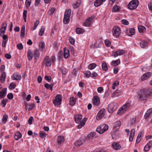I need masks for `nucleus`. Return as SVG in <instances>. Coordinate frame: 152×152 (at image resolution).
I'll list each match as a JSON object with an SVG mask.
<instances>
[{
	"mask_svg": "<svg viewBox=\"0 0 152 152\" xmlns=\"http://www.w3.org/2000/svg\"><path fill=\"white\" fill-rule=\"evenodd\" d=\"M121 93V91L118 90H116L112 94V97H118L119 96Z\"/></svg>",
	"mask_w": 152,
	"mask_h": 152,
	"instance_id": "28",
	"label": "nucleus"
},
{
	"mask_svg": "<svg viewBox=\"0 0 152 152\" xmlns=\"http://www.w3.org/2000/svg\"><path fill=\"white\" fill-rule=\"evenodd\" d=\"M16 86L15 83L12 82L11 83L9 87V88L10 89H14L15 88Z\"/></svg>",
	"mask_w": 152,
	"mask_h": 152,
	"instance_id": "47",
	"label": "nucleus"
},
{
	"mask_svg": "<svg viewBox=\"0 0 152 152\" xmlns=\"http://www.w3.org/2000/svg\"><path fill=\"white\" fill-rule=\"evenodd\" d=\"M141 47L143 48H147L148 46V43L145 40L141 41L140 43Z\"/></svg>",
	"mask_w": 152,
	"mask_h": 152,
	"instance_id": "18",
	"label": "nucleus"
},
{
	"mask_svg": "<svg viewBox=\"0 0 152 152\" xmlns=\"http://www.w3.org/2000/svg\"><path fill=\"white\" fill-rule=\"evenodd\" d=\"M130 104L129 103H127L123 105L122 107L120 108L118 111V114L119 115L124 113L129 107Z\"/></svg>",
	"mask_w": 152,
	"mask_h": 152,
	"instance_id": "4",
	"label": "nucleus"
},
{
	"mask_svg": "<svg viewBox=\"0 0 152 152\" xmlns=\"http://www.w3.org/2000/svg\"><path fill=\"white\" fill-rule=\"evenodd\" d=\"M120 8L119 6L115 5L113 7L112 11L114 12H118L119 11Z\"/></svg>",
	"mask_w": 152,
	"mask_h": 152,
	"instance_id": "37",
	"label": "nucleus"
},
{
	"mask_svg": "<svg viewBox=\"0 0 152 152\" xmlns=\"http://www.w3.org/2000/svg\"><path fill=\"white\" fill-rule=\"evenodd\" d=\"M75 4L77 5V6L74 7V9H77L80 6L81 4L80 1V0H78Z\"/></svg>",
	"mask_w": 152,
	"mask_h": 152,
	"instance_id": "59",
	"label": "nucleus"
},
{
	"mask_svg": "<svg viewBox=\"0 0 152 152\" xmlns=\"http://www.w3.org/2000/svg\"><path fill=\"white\" fill-rule=\"evenodd\" d=\"M121 23L124 25H128L129 24V22L128 21L126 20H121Z\"/></svg>",
	"mask_w": 152,
	"mask_h": 152,
	"instance_id": "58",
	"label": "nucleus"
},
{
	"mask_svg": "<svg viewBox=\"0 0 152 152\" xmlns=\"http://www.w3.org/2000/svg\"><path fill=\"white\" fill-rule=\"evenodd\" d=\"M102 69L104 71H107V66L106 63L105 62H103L102 65Z\"/></svg>",
	"mask_w": 152,
	"mask_h": 152,
	"instance_id": "44",
	"label": "nucleus"
},
{
	"mask_svg": "<svg viewBox=\"0 0 152 152\" xmlns=\"http://www.w3.org/2000/svg\"><path fill=\"white\" fill-rule=\"evenodd\" d=\"M151 147L150 146H149L148 145H147L145 146L144 150L145 151H147L149 150Z\"/></svg>",
	"mask_w": 152,
	"mask_h": 152,
	"instance_id": "55",
	"label": "nucleus"
},
{
	"mask_svg": "<svg viewBox=\"0 0 152 152\" xmlns=\"http://www.w3.org/2000/svg\"><path fill=\"white\" fill-rule=\"evenodd\" d=\"M129 31L130 33V34L128 35L129 36L133 35L135 33V30L133 28L130 29Z\"/></svg>",
	"mask_w": 152,
	"mask_h": 152,
	"instance_id": "45",
	"label": "nucleus"
},
{
	"mask_svg": "<svg viewBox=\"0 0 152 152\" xmlns=\"http://www.w3.org/2000/svg\"><path fill=\"white\" fill-rule=\"evenodd\" d=\"M69 42L70 43L72 44L73 45L75 42V39L72 37H69Z\"/></svg>",
	"mask_w": 152,
	"mask_h": 152,
	"instance_id": "53",
	"label": "nucleus"
},
{
	"mask_svg": "<svg viewBox=\"0 0 152 152\" xmlns=\"http://www.w3.org/2000/svg\"><path fill=\"white\" fill-rule=\"evenodd\" d=\"M96 133L95 132H91L90 134L88 135L87 138L89 139H91L94 137L96 138Z\"/></svg>",
	"mask_w": 152,
	"mask_h": 152,
	"instance_id": "27",
	"label": "nucleus"
},
{
	"mask_svg": "<svg viewBox=\"0 0 152 152\" xmlns=\"http://www.w3.org/2000/svg\"><path fill=\"white\" fill-rule=\"evenodd\" d=\"M125 51L122 50H119L113 53V56L115 57H117L118 55H121L124 54Z\"/></svg>",
	"mask_w": 152,
	"mask_h": 152,
	"instance_id": "13",
	"label": "nucleus"
},
{
	"mask_svg": "<svg viewBox=\"0 0 152 152\" xmlns=\"http://www.w3.org/2000/svg\"><path fill=\"white\" fill-rule=\"evenodd\" d=\"M46 135V132L44 131H40L39 133V137L42 138H44L45 137V136Z\"/></svg>",
	"mask_w": 152,
	"mask_h": 152,
	"instance_id": "43",
	"label": "nucleus"
},
{
	"mask_svg": "<svg viewBox=\"0 0 152 152\" xmlns=\"http://www.w3.org/2000/svg\"><path fill=\"white\" fill-rule=\"evenodd\" d=\"M134 129H132L131 130V132L129 138V141L131 142L133 140L134 135Z\"/></svg>",
	"mask_w": 152,
	"mask_h": 152,
	"instance_id": "24",
	"label": "nucleus"
},
{
	"mask_svg": "<svg viewBox=\"0 0 152 152\" xmlns=\"http://www.w3.org/2000/svg\"><path fill=\"white\" fill-rule=\"evenodd\" d=\"M96 66V64L94 63L89 64L88 66V68L90 70H92L95 68Z\"/></svg>",
	"mask_w": 152,
	"mask_h": 152,
	"instance_id": "32",
	"label": "nucleus"
},
{
	"mask_svg": "<svg viewBox=\"0 0 152 152\" xmlns=\"http://www.w3.org/2000/svg\"><path fill=\"white\" fill-rule=\"evenodd\" d=\"M142 134V132H140L139 133L136 141V143H138L140 141Z\"/></svg>",
	"mask_w": 152,
	"mask_h": 152,
	"instance_id": "36",
	"label": "nucleus"
},
{
	"mask_svg": "<svg viewBox=\"0 0 152 152\" xmlns=\"http://www.w3.org/2000/svg\"><path fill=\"white\" fill-rule=\"evenodd\" d=\"M7 26V24L6 22L3 23L1 24V27L0 29V32H1L3 34L5 33Z\"/></svg>",
	"mask_w": 152,
	"mask_h": 152,
	"instance_id": "14",
	"label": "nucleus"
},
{
	"mask_svg": "<svg viewBox=\"0 0 152 152\" xmlns=\"http://www.w3.org/2000/svg\"><path fill=\"white\" fill-rule=\"evenodd\" d=\"M117 108V104L114 103H111L109 104L108 106V110L110 113H111Z\"/></svg>",
	"mask_w": 152,
	"mask_h": 152,
	"instance_id": "8",
	"label": "nucleus"
},
{
	"mask_svg": "<svg viewBox=\"0 0 152 152\" xmlns=\"http://www.w3.org/2000/svg\"><path fill=\"white\" fill-rule=\"evenodd\" d=\"M45 78L48 82H50L51 81V77L50 76H45Z\"/></svg>",
	"mask_w": 152,
	"mask_h": 152,
	"instance_id": "54",
	"label": "nucleus"
},
{
	"mask_svg": "<svg viewBox=\"0 0 152 152\" xmlns=\"http://www.w3.org/2000/svg\"><path fill=\"white\" fill-rule=\"evenodd\" d=\"M105 109L103 108L99 111L96 117V119L97 120H100L104 117L105 114Z\"/></svg>",
	"mask_w": 152,
	"mask_h": 152,
	"instance_id": "10",
	"label": "nucleus"
},
{
	"mask_svg": "<svg viewBox=\"0 0 152 152\" xmlns=\"http://www.w3.org/2000/svg\"><path fill=\"white\" fill-rule=\"evenodd\" d=\"M35 105L34 104H29L28 105V110H31L32 109L34 108ZM28 105H26V107H27V106Z\"/></svg>",
	"mask_w": 152,
	"mask_h": 152,
	"instance_id": "49",
	"label": "nucleus"
},
{
	"mask_svg": "<svg viewBox=\"0 0 152 152\" xmlns=\"http://www.w3.org/2000/svg\"><path fill=\"white\" fill-rule=\"evenodd\" d=\"M64 141V137L62 136H59L58 138L57 143L58 144H61Z\"/></svg>",
	"mask_w": 152,
	"mask_h": 152,
	"instance_id": "31",
	"label": "nucleus"
},
{
	"mask_svg": "<svg viewBox=\"0 0 152 152\" xmlns=\"http://www.w3.org/2000/svg\"><path fill=\"white\" fill-rule=\"evenodd\" d=\"M8 100L7 99H3L1 101V105H2L3 107H5L6 105L7 102H8Z\"/></svg>",
	"mask_w": 152,
	"mask_h": 152,
	"instance_id": "41",
	"label": "nucleus"
},
{
	"mask_svg": "<svg viewBox=\"0 0 152 152\" xmlns=\"http://www.w3.org/2000/svg\"><path fill=\"white\" fill-rule=\"evenodd\" d=\"M85 74L86 76L87 77H89L91 76V72L89 71H86V73Z\"/></svg>",
	"mask_w": 152,
	"mask_h": 152,
	"instance_id": "57",
	"label": "nucleus"
},
{
	"mask_svg": "<svg viewBox=\"0 0 152 152\" xmlns=\"http://www.w3.org/2000/svg\"><path fill=\"white\" fill-rule=\"evenodd\" d=\"M97 75V74L95 72H94L92 73L91 74V77H96Z\"/></svg>",
	"mask_w": 152,
	"mask_h": 152,
	"instance_id": "64",
	"label": "nucleus"
},
{
	"mask_svg": "<svg viewBox=\"0 0 152 152\" xmlns=\"http://www.w3.org/2000/svg\"><path fill=\"white\" fill-rule=\"evenodd\" d=\"M34 56L35 58H38L39 57V54L37 49H36L35 50L34 53Z\"/></svg>",
	"mask_w": 152,
	"mask_h": 152,
	"instance_id": "48",
	"label": "nucleus"
},
{
	"mask_svg": "<svg viewBox=\"0 0 152 152\" xmlns=\"http://www.w3.org/2000/svg\"><path fill=\"white\" fill-rule=\"evenodd\" d=\"M105 43L107 47H108L110 46L111 44L110 42L108 40H105Z\"/></svg>",
	"mask_w": 152,
	"mask_h": 152,
	"instance_id": "56",
	"label": "nucleus"
},
{
	"mask_svg": "<svg viewBox=\"0 0 152 152\" xmlns=\"http://www.w3.org/2000/svg\"><path fill=\"white\" fill-rule=\"evenodd\" d=\"M33 120V117L32 116L30 117L28 120V123L31 125L32 124V121Z\"/></svg>",
	"mask_w": 152,
	"mask_h": 152,
	"instance_id": "61",
	"label": "nucleus"
},
{
	"mask_svg": "<svg viewBox=\"0 0 152 152\" xmlns=\"http://www.w3.org/2000/svg\"><path fill=\"white\" fill-rule=\"evenodd\" d=\"M93 19L92 17L88 18L83 23L84 26L86 27L90 26L92 22Z\"/></svg>",
	"mask_w": 152,
	"mask_h": 152,
	"instance_id": "12",
	"label": "nucleus"
},
{
	"mask_svg": "<svg viewBox=\"0 0 152 152\" xmlns=\"http://www.w3.org/2000/svg\"><path fill=\"white\" fill-rule=\"evenodd\" d=\"M82 115H76L75 117V122L78 124H80L78 126V128H81L85 124L86 120V118H84L83 120H82Z\"/></svg>",
	"mask_w": 152,
	"mask_h": 152,
	"instance_id": "1",
	"label": "nucleus"
},
{
	"mask_svg": "<svg viewBox=\"0 0 152 152\" xmlns=\"http://www.w3.org/2000/svg\"><path fill=\"white\" fill-rule=\"evenodd\" d=\"M51 60L48 56H46L43 61V64H45L47 66H49L51 65Z\"/></svg>",
	"mask_w": 152,
	"mask_h": 152,
	"instance_id": "11",
	"label": "nucleus"
},
{
	"mask_svg": "<svg viewBox=\"0 0 152 152\" xmlns=\"http://www.w3.org/2000/svg\"><path fill=\"white\" fill-rule=\"evenodd\" d=\"M62 101V96L60 94L56 96V98L53 100V103L55 105H58L61 104Z\"/></svg>",
	"mask_w": 152,
	"mask_h": 152,
	"instance_id": "7",
	"label": "nucleus"
},
{
	"mask_svg": "<svg viewBox=\"0 0 152 152\" xmlns=\"http://www.w3.org/2000/svg\"><path fill=\"white\" fill-rule=\"evenodd\" d=\"M139 31L140 33H143L145 31V28L142 26H140L138 27Z\"/></svg>",
	"mask_w": 152,
	"mask_h": 152,
	"instance_id": "29",
	"label": "nucleus"
},
{
	"mask_svg": "<svg viewBox=\"0 0 152 152\" xmlns=\"http://www.w3.org/2000/svg\"><path fill=\"white\" fill-rule=\"evenodd\" d=\"M27 11L26 10H24L23 13V18L27 17Z\"/></svg>",
	"mask_w": 152,
	"mask_h": 152,
	"instance_id": "63",
	"label": "nucleus"
},
{
	"mask_svg": "<svg viewBox=\"0 0 152 152\" xmlns=\"http://www.w3.org/2000/svg\"><path fill=\"white\" fill-rule=\"evenodd\" d=\"M25 27L24 26H22L21 30V36L24 37L25 36Z\"/></svg>",
	"mask_w": 152,
	"mask_h": 152,
	"instance_id": "42",
	"label": "nucleus"
},
{
	"mask_svg": "<svg viewBox=\"0 0 152 152\" xmlns=\"http://www.w3.org/2000/svg\"><path fill=\"white\" fill-rule=\"evenodd\" d=\"M69 56V50L64 48V57L65 58H68Z\"/></svg>",
	"mask_w": 152,
	"mask_h": 152,
	"instance_id": "25",
	"label": "nucleus"
},
{
	"mask_svg": "<svg viewBox=\"0 0 152 152\" xmlns=\"http://www.w3.org/2000/svg\"><path fill=\"white\" fill-rule=\"evenodd\" d=\"M22 134L19 132H17L15 133L14 136V138L17 140H19L22 137Z\"/></svg>",
	"mask_w": 152,
	"mask_h": 152,
	"instance_id": "22",
	"label": "nucleus"
},
{
	"mask_svg": "<svg viewBox=\"0 0 152 152\" xmlns=\"http://www.w3.org/2000/svg\"><path fill=\"white\" fill-rule=\"evenodd\" d=\"M112 147L113 149L117 150L120 149L121 148V146L120 145L118 142H114L112 144Z\"/></svg>",
	"mask_w": 152,
	"mask_h": 152,
	"instance_id": "16",
	"label": "nucleus"
},
{
	"mask_svg": "<svg viewBox=\"0 0 152 152\" xmlns=\"http://www.w3.org/2000/svg\"><path fill=\"white\" fill-rule=\"evenodd\" d=\"M152 113V108L149 109L146 113L144 115L145 118L147 119Z\"/></svg>",
	"mask_w": 152,
	"mask_h": 152,
	"instance_id": "23",
	"label": "nucleus"
},
{
	"mask_svg": "<svg viewBox=\"0 0 152 152\" xmlns=\"http://www.w3.org/2000/svg\"><path fill=\"white\" fill-rule=\"evenodd\" d=\"M147 91L145 89L141 90L139 94V98L143 100L146 99L149 96V94L147 93Z\"/></svg>",
	"mask_w": 152,
	"mask_h": 152,
	"instance_id": "5",
	"label": "nucleus"
},
{
	"mask_svg": "<svg viewBox=\"0 0 152 152\" xmlns=\"http://www.w3.org/2000/svg\"><path fill=\"white\" fill-rule=\"evenodd\" d=\"M45 29V28L44 26H42L41 27L39 33V36H42L44 34Z\"/></svg>",
	"mask_w": 152,
	"mask_h": 152,
	"instance_id": "39",
	"label": "nucleus"
},
{
	"mask_svg": "<svg viewBox=\"0 0 152 152\" xmlns=\"http://www.w3.org/2000/svg\"><path fill=\"white\" fill-rule=\"evenodd\" d=\"M71 10L70 9L66 10L64 13L63 22L65 24H68L70 21Z\"/></svg>",
	"mask_w": 152,
	"mask_h": 152,
	"instance_id": "2",
	"label": "nucleus"
},
{
	"mask_svg": "<svg viewBox=\"0 0 152 152\" xmlns=\"http://www.w3.org/2000/svg\"><path fill=\"white\" fill-rule=\"evenodd\" d=\"M6 77V72L3 71L0 77L1 82V83H4L5 81Z\"/></svg>",
	"mask_w": 152,
	"mask_h": 152,
	"instance_id": "19",
	"label": "nucleus"
},
{
	"mask_svg": "<svg viewBox=\"0 0 152 152\" xmlns=\"http://www.w3.org/2000/svg\"><path fill=\"white\" fill-rule=\"evenodd\" d=\"M108 129V125L106 124H104L97 127L96 129V131L99 134H102L107 131Z\"/></svg>",
	"mask_w": 152,
	"mask_h": 152,
	"instance_id": "6",
	"label": "nucleus"
},
{
	"mask_svg": "<svg viewBox=\"0 0 152 152\" xmlns=\"http://www.w3.org/2000/svg\"><path fill=\"white\" fill-rule=\"evenodd\" d=\"M7 88H4L0 91V99L4 97L7 92Z\"/></svg>",
	"mask_w": 152,
	"mask_h": 152,
	"instance_id": "20",
	"label": "nucleus"
},
{
	"mask_svg": "<svg viewBox=\"0 0 152 152\" xmlns=\"http://www.w3.org/2000/svg\"><path fill=\"white\" fill-rule=\"evenodd\" d=\"M31 0H26L25 2L26 7H29L31 4Z\"/></svg>",
	"mask_w": 152,
	"mask_h": 152,
	"instance_id": "50",
	"label": "nucleus"
},
{
	"mask_svg": "<svg viewBox=\"0 0 152 152\" xmlns=\"http://www.w3.org/2000/svg\"><path fill=\"white\" fill-rule=\"evenodd\" d=\"M84 142V141L83 140H79L77 142H75L76 145H77L79 146H80Z\"/></svg>",
	"mask_w": 152,
	"mask_h": 152,
	"instance_id": "35",
	"label": "nucleus"
},
{
	"mask_svg": "<svg viewBox=\"0 0 152 152\" xmlns=\"http://www.w3.org/2000/svg\"><path fill=\"white\" fill-rule=\"evenodd\" d=\"M121 125V122L120 121H117L115 123L114 127L117 128L119 127Z\"/></svg>",
	"mask_w": 152,
	"mask_h": 152,
	"instance_id": "51",
	"label": "nucleus"
},
{
	"mask_svg": "<svg viewBox=\"0 0 152 152\" xmlns=\"http://www.w3.org/2000/svg\"><path fill=\"white\" fill-rule=\"evenodd\" d=\"M113 35L116 37L118 36L121 33V30L119 27L117 26H114L112 30Z\"/></svg>",
	"mask_w": 152,
	"mask_h": 152,
	"instance_id": "9",
	"label": "nucleus"
},
{
	"mask_svg": "<svg viewBox=\"0 0 152 152\" xmlns=\"http://www.w3.org/2000/svg\"><path fill=\"white\" fill-rule=\"evenodd\" d=\"M76 31L77 34H80L83 33L84 30L81 28H78L76 29Z\"/></svg>",
	"mask_w": 152,
	"mask_h": 152,
	"instance_id": "38",
	"label": "nucleus"
},
{
	"mask_svg": "<svg viewBox=\"0 0 152 152\" xmlns=\"http://www.w3.org/2000/svg\"><path fill=\"white\" fill-rule=\"evenodd\" d=\"M8 118L7 115H4L2 118V121L4 123H5L7 121Z\"/></svg>",
	"mask_w": 152,
	"mask_h": 152,
	"instance_id": "52",
	"label": "nucleus"
},
{
	"mask_svg": "<svg viewBox=\"0 0 152 152\" xmlns=\"http://www.w3.org/2000/svg\"><path fill=\"white\" fill-rule=\"evenodd\" d=\"M33 54L32 53L31 50L30 49L28 51L27 55L28 59L29 61L31 60L33 58Z\"/></svg>",
	"mask_w": 152,
	"mask_h": 152,
	"instance_id": "26",
	"label": "nucleus"
},
{
	"mask_svg": "<svg viewBox=\"0 0 152 152\" xmlns=\"http://www.w3.org/2000/svg\"><path fill=\"white\" fill-rule=\"evenodd\" d=\"M55 8L54 7L52 8L48 11V13L50 15H53L55 11Z\"/></svg>",
	"mask_w": 152,
	"mask_h": 152,
	"instance_id": "46",
	"label": "nucleus"
},
{
	"mask_svg": "<svg viewBox=\"0 0 152 152\" xmlns=\"http://www.w3.org/2000/svg\"><path fill=\"white\" fill-rule=\"evenodd\" d=\"M17 47L20 50H22L23 48V46L21 43H20L17 45Z\"/></svg>",
	"mask_w": 152,
	"mask_h": 152,
	"instance_id": "60",
	"label": "nucleus"
},
{
	"mask_svg": "<svg viewBox=\"0 0 152 152\" xmlns=\"http://www.w3.org/2000/svg\"><path fill=\"white\" fill-rule=\"evenodd\" d=\"M7 97L8 99H11L13 98V96L12 93H9L7 95Z\"/></svg>",
	"mask_w": 152,
	"mask_h": 152,
	"instance_id": "62",
	"label": "nucleus"
},
{
	"mask_svg": "<svg viewBox=\"0 0 152 152\" xmlns=\"http://www.w3.org/2000/svg\"><path fill=\"white\" fill-rule=\"evenodd\" d=\"M70 105L73 106L76 102L75 98L74 97H71L70 99Z\"/></svg>",
	"mask_w": 152,
	"mask_h": 152,
	"instance_id": "40",
	"label": "nucleus"
},
{
	"mask_svg": "<svg viewBox=\"0 0 152 152\" xmlns=\"http://www.w3.org/2000/svg\"><path fill=\"white\" fill-rule=\"evenodd\" d=\"M151 73L149 72L144 74L142 77V80H144L146 79L151 76Z\"/></svg>",
	"mask_w": 152,
	"mask_h": 152,
	"instance_id": "17",
	"label": "nucleus"
},
{
	"mask_svg": "<svg viewBox=\"0 0 152 152\" xmlns=\"http://www.w3.org/2000/svg\"><path fill=\"white\" fill-rule=\"evenodd\" d=\"M93 104L96 106L99 105L100 103V100L99 97L97 96H95L94 97L93 100Z\"/></svg>",
	"mask_w": 152,
	"mask_h": 152,
	"instance_id": "15",
	"label": "nucleus"
},
{
	"mask_svg": "<svg viewBox=\"0 0 152 152\" xmlns=\"http://www.w3.org/2000/svg\"><path fill=\"white\" fill-rule=\"evenodd\" d=\"M106 0H96L94 2V6L96 7H98L101 5L103 2Z\"/></svg>",
	"mask_w": 152,
	"mask_h": 152,
	"instance_id": "21",
	"label": "nucleus"
},
{
	"mask_svg": "<svg viewBox=\"0 0 152 152\" xmlns=\"http://www.w3.org/2000/svg\"><path fill=\"white\" fill-rule=\"evenodd\" d=\"M13 75L17 77L13 78V80H20L21 79V76L18 73H15L13 74Z\"/></svg>",
	"mask_w": 152,
	"mask_h": 152,
	"instance_id": "30",
	"label": "nucleus"
},
{
	"mask_svg": "<svg viewBox=\"0 0 152 152\" xmlns=\"http://www.w3.org/2000/svg\"><path fill=\"white\" fill-rule=\"evenodd\" d=\"M45 43L44 42H40L39 44V47L40 50L42 51L43 49L45 47Z\"/></svg>",
	"mask_w": 152,
	"mask_h": 152,
	"instance_id": "33",
	"label": "nucleus"
},
{
	"mask_svg": "<svg viewBox=\"0 0 152 152\" xmlns=\"http://www.w3.org/2000/svg\"><path fill=\"white\" fill-rule=\"evenodd\" d=\"M120 63L119 59H118L115 61H113L112 63V64L114 66H115L119 65Z\"/></svg>",
	"mask_w": 152,
	"mask_h": 152,
	"instance_id": "34",
	"label": "nucleus"
},
{
	"mask_svg": "<svg viewBox=\"0 0 152 152\" xmlns=\"http://www.w3.org/2000/svg\"><path fill=\"white\" fill-rule=\"evenodd\" d=\"M139 4L138 0H133L131 1L128 5V8L131 10L135 9Z\"/></svg>",
	"mask_w": 152,
	"mask_h": 152,
	"instance_id": "3",
	"label": "nucleus"
}]
</instances>
